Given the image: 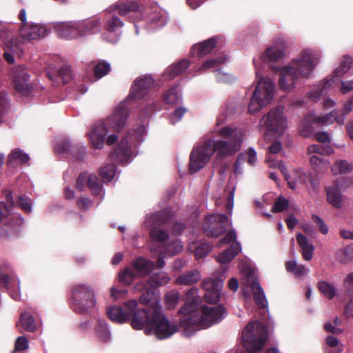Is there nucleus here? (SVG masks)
<instances>
[{"mask_svg":"<svg viewBox=\"0 0 353 353\" xmlns=\"http://www.w3.org/2000/svg\"><path fill=\"white\" fill-rule=\"evenodd\" d=\"M200 301L197 288H192L187 292L185 303L179 310L180 325L187 336L219 323L226 315L223 307L208 306L201 304Z\"/></svg>","mask_w":353,"mask_h":353,"instance_id":"f257e3e1","label":"nucleus"},{"mask_svg":"<svg viewBox=\"0 0 353 353\" xmlns=\"http://www.w3.org/2000/svg\"><path fill=\"white\" fill-rule=\"evenodd\" d=\"M321 53L319 50H302L290 63L274 70L279 75V86L284 91L294 89L299 79H308L320 62Z\"/></svg>","mask_w":353,"mask_h":353,"instance_id":"f03ea898","label":"nucleus"},{"mask_svg":"<svg viewBox=\"0 0 353 353\" xmlns=\"http://www.w3.org/2000/svg\"><path fill=\"white\" fill-rule=\"evenodd\" d=\"M129 116L127 101L117 105L111 114L101 123L96 124L88 133L90 143L93 148L102 149L105 141L108 145H112L118 139L116 134H110L111 130L119 132L126 124Z\"/></svg>","mask_w":353,"mask_h":353,"instance_id":"7ed1b4c3","label":"nucleus"},{"mask_svg":"<svg viewBox=\"0 0 353 353\" xmlns=\"http://www.w3.org/2000/svg\"><path fill=\"white\" fill-rule=\"evenodd\" d=\"M225 121L224 115L219 116L214 129V133L223 139L218 140V148L222 154H234L241 149L246 132L242 128L223 125Z\"/></svg>","mask_w":353,"mask_h":353,"instance_id":"20e7f679","label":"nucleus"},{"mask_svg":"<svg viewBox=\"0 0 353 353\" xmlns=\"http://www.w3.org/2000/svg\"><path fill=\"white\" fill-rule=\"evenodd\" d=\"M145 294L140 296V302L144 305H148L147 310L138 307L137 300L132 299L124 303V307L129 313V320L131 326L135 330H143L146 334L150 335V328L153 318V305L155 299H159L156 295Z\"/></svg>","mask_w":353,"mask_h":353,"instance_id":"39448f33","label":"nucleus"},{"mask_svg":"<svg viewBox=\"0 0 353 353\" xmlns=\"http://www.w3.org/2000/svg\"><path fill=\"white\" fill-rule=\"evenodd\" d=\"M254 90L248 104V112L254 114L271 103L275 94L276 85L273 79L255 70Z\"/></svg>","mask_w":353,"mask_h":353,"instance_id":"423d86ee","label":"nucleus"},{"mask_svg":"<svg viewBox=\"0 0 353 353\" xmlns=\"http://www.w3.org/2000/svg\"><path fill=\"white\" fill-rule=\"evenodd\" d=\"M285 48L286 43L283 39H275L258 57L253 59L254 70L262 72L265 65H268L273 71L281 67L276 65V63L285 57Z\"/></svg>","mask_w":353,"mask_h":353,"instance_id":"0eeeda50","label":"nucleus"},{"mask_svg":"<svg viewBox=\"0 0 353 353\" xmlns=\"http://www.w3.org/2000/svg\"><path fill=\"white\" fill-rule=\"evenodd\" d=\"M239 271L242 274V291L245 300L253 296L255 303L260 307H265L268 303L263 290L259 285L254 270L247 264H241Z\"/></svg>","mask_w":353,"mask_h":353,"instance_id":"6e6552de","label":"nucleus"},{"mask_svg":"<svg viewBox=\"0 0 353 353\" xmlns=\"http://www.w3.org/2000/svg\"><path fill=\"white\" fill-rule=\"evenodd\" d=\"M218 141L206 139L194 147L190 154V171L194 173L203 168L216 151L219 157H229L232 154H222L218 148Z\"/></svg>","mask_w":353,"mask_h":353,"instance_id":"1a4fd4ad","label":"nucleus"},{"mask_svg":"<svg viewBox=\"0 0 353 353\" xmlns=\"http://www.w3.org/2000/svg\"><path fill=\"white\" fill-rule=\"evenodd\" d=\"M178 331L175 322L170 321L162 312L159 299H155L153 305V318L150 334H154L159 339H165Z\"/></svg>","mask_w":353,"mask_h":353,"instance_id":"9d476101","label":"nucleus"},{"mask_svg":"<svg viewBox=\"0 0 353 353\" xmlns=\"http://www.w3.org/2000/svg\"><path fill=\"white\" fill-rule=\"evenodd\" d=\"M261 125L265 128V137H279L288 128V120L283 113V108L277 107L264 115Z\"/></svg>","mask_w":353,"mask_h":353,"instance_id":"9b49d317","label":"nucleus"},{"mask_svg":"<svg viewBox=\"0 0 353 353\" xmlns=\"http://www.w3.org/2000/svg\"><path fill=\"white\" fill-rule=\"evenodd\" d=\"M267 162L269 167H276L281 170L282 174L285 176L288 185L291 189H296L299 185H304L307 189H314L318 183L316 180L311 178L310 176L306 174L305 172L301 170H292L289 174H287V169L281 162L275 163L270 157L267 159Z\"/></svg>","mask_w":353,"mask_h":353,"instance_id":"f8f14e48","label":"nucleus"},{"mask_svg":"<svg viewBox=\"0 0 353 353\" xmlns=\"http://www.w3.org/2000/svg\"><path fill=\"white\" fill-rule=\"evenodd\" d=\"M353 107L352 101H349L344 105L343 113L342 117H337L336 110H332L325 115H321L317 112H313L308 114L305 119V129L301 132L304 137L309 136L310 133V124L318 123L328 125L336 121L339 125L344 123V116L351 112Z\"/></svg>","mask_w":353,"mask_h":353,"instance_id":"ddd939ff","label":"nucleus"},{"mask_svg":"<svg viewBox=\"0 0 353 353\" xmlns=\"http://www.w3.org/2000/svg\"><path fill=\"white\" fill-rule=\"evenodd\" d=\"M72 305L74 311L83 312L96 305L93 290L84 284L74 286L72 293Z\"/></svg>","mask_w":353,"mask_h":353,"instance_id":"4468645a","label":"nucleus"},{"mask_svg":"<svg viewBox=\"0 0 353 353\" xmlns=\"http://www.w3.org/2000/svg\"><path fill=\"white\" fill-rule=\"evenodd\" d=\"M144 130V128H142L141 130L136 134H127L126 137L121 141L114 152L110 155V159H115L119 163H122L128 162L132 155V147L143 141L142 134Z\"/></svg>","mask_w":353,"mask_h":353,"instance_id":"2eb2a0df","label":"nucleus"},{"mask_svg":"<svg viewBox=\"0 0 353 353\" xmlns=\"http://www.w3.org/2000/svg\"><path fill=\"white\" fill-rule=\"evenodd\" d=\"M154 269V262L145 259L143 257L138 258L132 263V268H125L119 274V281L126 285H129L135 277L145 276Z\"/></svg>","mask_w":353,"mask_h":353,"instance_id":"dca6fc26","label":"nucleus"},{"mask_svg":"<svg viewBox=\"0 0 353 353\" xmlns=\"http://www.w3.org/2000/svg\"><path fill=\"white\" fill-rule=\"evenodd\" d=\"M11 75L14 90L23 96L28 95L32 88V85L26 68L23 66H17L11 70Z\"/></svg>","mask_w":353,"mask_h":353,"instance_id":"f3484780","label":"nucleus"},{"mask_svg":"<svg viewBox=\"0 0 353 353\" xmlns=\"http://www.w3.org/2000/svg\"><path fill=\"white\" fill-rule=\"evenodd\" d=\"M224 244L230 245V247L217 256L216 260L221 265L230 263L241 251V245L236 241V235L234 231L230 232L225 238L221 239L219 243V246H222Z\"/></svg>","mask_w":353,"mask_h":353,"instance_id":"a211bd4d","label":"nucleus"},{"mask_svg":"<svg viewBox=\"0 0 353 353\" xmlns=\"http://www.w3.org/2000/svg\"><path fill=\"white\" fill-rule=\"evenodd\" d=\"M228 225V219L223 214H217L207 216L203 227L208 236L216 237L222 234Z\"/></svg>","mask_w":353,"mask_h":353,"instance_id":"6ab92c4d","label":"nucleus"},{"mask_svg":"<svg viewBox=\"0 0 353 353\" xmlns=\"http://www.w3.org/2000/svg\"><path fill=\"white\" fill-rule=\"evenodd\" d=\"M154 81L150 76H143L138 79L132 85L129 98L140 99L149 93V90L154 85Z\"/></svg>","mask_w":353,"mask_h":353,"instance_id":"aec40b11","label":"nucleus"},{"mask_svg":"<svg viewBox=\"0 0 353 353\" xmlns=\"http://www.w3.org/2000/svg\"><path fill=\"white\" fill-rule=\"evenodd\" d=\"M223 285L221 279H209L203 281L202 288L205 291L204 298L206 302L216 303L219 300L220 291Z\"/></svg>","mask_w":353,"mask_h":353,"instance_id":"412c9836","label":"nucleus"},{"mask_svg":"<svg viewBox=\"0 0 353 353\" xmlns=\"http://www.w3.org/2000/svg\"><path fill=\"white\" fill-rule=\"evenodd\" d=\"M53 27L59 37L62 39H73L81 37L77 21L57 22Z\"/></svg>","mask_w":353,"mask_h":353,"instance_id":"4be33fe9","label":"nucleus"},{"mask_svg":"<svg viewBox=\"0 0 353 353\" xmlns=\"http://www.w3.org/2000/svg\"><path fill=\"white\" fill-rule=\"evenodd\" d=\"M144 12L149 23V29H155L165 24L167 21L166 12L158 6H153L146 8Z\"/></svg>","mask_w":353,"mask_h":353,"instance_id":"5701e85b","label":"nucleus"},{"mask_svg":"<svg viewBox=\"0 0 353 353\" xmlns=\"http://www.w3.org/2000/svg\"><path fill=\"white\" fill-rule=\"evenodd\" d=\"M169 281L170 277L165 273L161 272L159 274H154L152 276H150V279L147 281V283L141 281L140 283H137L134 285V290L137 291H146L147 294L145 295L148 297V294H154L153 292L150 293V290L159 286L166 284Z\"/></svg>","mask_w":353,"mask_h":353,"instance_id":"b1692460","label":"nucleus"},{"mask_svg":"<svg viewBox=\"0 0 353 353\" xmlns=\"http://www.w3.org/2000/svg\"><path fill=\"white\" fill-rule=\"evenodd\" d=\"M21 36L28 40H36L46 37L48 31L46 27L40 24H25L21 28Z\"/></svg>","mask_w":353,"mask_h":353,"instance_id":"393cba45","label":"nucleus"},{"mask_svg":"<svg viewBox=\"0 0 353 353\" xmlns=\"http://www.w3.org/2000/svg\"><path fill=\"white\" fill-rule=\"evenodd\" d=\"M123 23L117 17H113L106 24V31L102 34V39L109 43H116L119 39V29Z\"/></svg>","mask_w":353,"mask_h":353,"instance_id":"a878e982","label":"nucleus"},{"mask_svg":"<svg viewBox=\"0 0 353 353\" xmlns=\"http://www.w3.org/2000/svg\"><path fill=\"white\" fill-rule=\"evenodd\" d=\"M352 63V59L350 57L345 56L343 57V59L341 61L340 65L338 68H336V70H334V77L325 82L323 88L321 90V94H322L324 89L333 86V84L335 82V79H337L339 80L347 72V71L351 67Z\"/></svg>","mask_w":353,"mask_h":353,"instance_id":"bb28decb","label":"nucleus"},{"mask_svg":"<svg viewBox=\"0 0 353 353\" xmlns=\"http://www.w3.org/2000/svg\"><path fill=\"white\" fill-rule=\"evenodd\" d=\"M81 37L94 34L99 31L101 21L98 18H91L77 21Z\"/></svg>","mask_w":353,"mask_h":353,"instance_id":"cd10ccee","label":"nucleus"},{"mask_svg":"<svg viewBox=\"0 0 353 353\" xmlns=\"http://www.w3.org/2000/svg\"><path fill=\"white\" fill-rule=\"evenodd\" d=\"M3 283L9 290L11 296L15 300H19L21 294L19 291V281L16 277H10L6 274L0 273V284Z\"/></svg>","mask_w":353,"mask_h":353,"instance_id":"c85d7f7f","label":"nucleus"},{"mask_svg":"<svg viewBox=\"0 0 353 353\" xmlns=\"http://www.w3.org/2000/svg\"><path fill=\"white\" fill-rule=\"evenodd\" d=\"M189 66L190 62L186 59H183L175 64L170 65L163 74V80L168 81L172 79L188 69Z\"/></svg>","mask_w":353,"mask_h":353,"instance_id":"c756f323","label":"nucleus"},{"mask_svg":"<svg viewBox=\"0 0 353 353\" xmlns=\"http://www.w3.org/2000/svg\"><path fill=\"white\" fill-rule=\"evenodd\" d=\"M159 216L158 214L151 215L147 217L146 226L150 228V234L151 239L154 241L159 243L163 242L167 238V234L163 231L158 229L156 226L152 225L156 221H159Z\"/></svg>","mask_w":353,"mask_h":353,"instance_id":"7c9ffc66","label":"nucleus"},{"mask_svg":"<svg viewBox=\"0 0 353 353\" xmlns=\"http://www.w3.org/2000/svg\"><path fill=\"white\" fill-rule=\"evenodd\" d=\"M216 43L215 38H211L192 46L191 50L192 56L201 57L210 53Z\"/></svg>","mask_w":353,"mask_h":353,"instance_id":"2f4dec72","label":"nucleus"},{"mask_svg":"<svg viewBox=\"0 0 353 353\" xmlns=\"http://www.w3.org/2000/svg\"><path fill=\"white\" fill-rule=\"evenodd\" d=\"M296 241L301 248L303 259L305 261H310L313 257V252L314 250L313 245L309 241L306 236L301 233L296 234Z\"/></svg>","mask_w":353,"mask_h":353,"instance_id":"473e14b6","label":"nucleus"},{"mask_svg":"<svg viewBox=\"0 0 353 353\" xmlns=\"http://www.w3.org/2000/svg\"><path fill=\"white\" fill-rule=\"evenodd\" d=\"M107 313L110 319L114 322L123 323L129 321V313L124 307H110Z\"/></svg>","mask_w":353,"mask_h":353,"instance_id":"72a5a7b5","label":"nucleus"},{"mask_svg":"<svg viewBox=\"0 0 353 353\" xmlns=\"http://www.w3.org/2000/svg\"><path fill=\"white\" fill-rule=\"evenodd\" d=\"M181 99V90L176 85L170 88L163 95V102L170 105L178 103Z\"/></svg>","mask_w":353,"mask_h":353,"instance_id":"f704fd0d","label":"nucleus"},{"mask_svg":"<svg viewBox=\"0 0 353 353\" xmlns=\"http://www.w3.org/2000/svg\"><path fill=\"white\" fill-rule=\"evenodd\" d=\"M327 201L334 208H339L342 204V196L338 187L333 185L326 189Z\"/></svg>","mask_w":353,"mask_h":353,"instance_id":"c9c22d12","label":"nucleus"},{"mask_svg":"<svg viewBox=\"0 0 353 353\" xmlns=\"http://www.w3.org/2000/svg\"><path fill=\"white\" fill-rule=\"evenodd\" d=\"M310 163L313 170L317 173H325L330 167V162L313 154L310 158Z\"/></svg>","mask_w":353,"mask_h":353,"instance_id":"e433bc0d","label":"nucleus"},{"mask_svg":"<svg viewBox=\"0 0 353 353\" xmlns=\"http://www.w3.org/2000/svg\"><path fill=\"white\" fill-rule=\"evenodd\" d=\"M285 268L288 272L292 273L296 277H302L307 275L309 269L304 265L299 264L296 261H289L285 263Z\"/></svg>","mask_w":353,"mask_h":353,"instance_id":"4c0bfd02","label":"nucleus"},{"mask_svg":"<svg viewBox=\"0 0 353 353\" xmlns=\"http://www.w3.org/2000/svg\"><path fill=\"white\" fill-rule=\"evenodd\" d=\"M226 59L225 57L208 59L196 69V72L200 74L210 69H215L223 64Z\"/></svg>","mask_w":353,"mask_h":353,"instance_id":"58836bf2","label":"nucleus"},{"mask_svg":"<svg viewBox=\"0 0 353 353\" xmlns=\"http://www.w3.org/2000/svg\"><path fill=\"white\" fill-rule=\"evenodd\" d=\"M352 170V164L346 160H337L331 167V170L334 174H347Z\"/></svg>","mask_w":353,"mask_h":353,"instance_id":"ea45409f","label":"nucleus"},{"mask_svg":"<svg viewBox=\"0 0 353 353\" xmlns=\"http://www.w3.org/2000/svg\"><path fill=\"white\" fill-rule=\"evenodd\" d=\"M200 278L201 275L199 272H190L180 276L176 279V283L179 284L190 285L196 283L200 279Z\"/></svg>","mask_w":353,"mask_h":353,"instance_id":"a19ab883","label":"nucleus"},{"mask_svg":"<svg viewBox=\"0 0 353 353\" xmlns=\"http://www.w3.org/2000/svg\"><path fill=\"white\" fill-rule=\"evenodd\" d=\"M28 154L24 153L23 151L15 149L12 151L8 157L10 163H26L29 161Z\"/></svg>","mask_w":353,"mask_h":353,"instance_id":"79ce46f5","label":"nucleus"},{"mask_svg":"<svg viewBox=\"0 0 353 353\" xmlns=\"http://www.w3.org/2000/svg\"><path fill=\"white\" fill-rule=\"evenodd\" d=\"M19 323L23 330L28 332H33L36 328L34 319L27 312L21 314Z\"/></svg>","mask_w":353,"mask_h":353,"instance_id":"37998d69","label":"nucleus"},{"mask_svg":"<svg viewBox=\"0 0 353 353\" xmlns=\"http://www.w3.org/2000/svg\"><path fill=\"white\" fill-rule=\"evenodd\" d=\"M99 174L104 182H110L116 176L115 166L114 165H106L101 168Z\"/></svg>","mask_w":353,"mask_h":353,"instance_id":"c03bdc74","label":"nucleus"},{"mask_svg":"<svg viewBox=\"0 0 353 353\" xmlns=\"http://www.w3.org/2000/svg\"><path fill=\"white\" fill-rule=\"evenodd\" d=\"M86 184L94 194H100L103 192L101 185L99 183L97 177L94 174H86Z\"/></svg>","mask_w":353,"mask_h":353,"instance_id":"a18cd8bd","label":"nucleus"},{"mask_svg":"<svg viewBox=\"0 0 353 353\" xmlns=\"http://www.w3.org/2000/svg\"><path fill=\"white\" fill-rule=\"evenodd\" d=\"M97 336L103 341H107L110 339V332L108 330L106 323L103 320H99L96 328Z\"/></svg>","mask_w":353,"mask_h":353,"instance_id":"49530a36","label":"nucleus"},{"mask_svg":"<svg viewBox=\"0 0 353 353\" xmlns=\"http://www.w3.org/2000/svg\"><path fill=\"white\" fill-rule=\"evenodd\" d=\"M115 8L121 15L128 14L130 12H137L139 9V6L133 2L119 3L115 6Z\"/></svg>","mask_w":353,"mask_h":353,"instance_id":"de8ad7c7","label":"nucleus"},{"mask_svg":"<svg viewBox=\"0 0 353 353\" xmlns=\"http://www.w3.org/2000/svg\"><path fill=\"white\" fill-rule=\"evenodd\" d=\"M319 290L323 294V296L329 299H332L336 294V290L334 287L325 281L319 283Z\"/></svg>","mask_w":353,"mask_h":353,"instance_id":"09e8293b","label":"nucleus"},{"mask_svg":"<svg viewBox=\"0 0 353 353\" xmlns=\"http://www.w3.org/2000/svg\"><path fill=\"white\" fill-rule=\"evenodd\" d=\"M110 70V65L108 62L101 61L98 63L94 69L96 78L100 79L106 75Z\"/></svg>","mask_w":353,"mask_h":353,"instance_id":"8fccbe9b","label":"nucleus"},{"mask_svg":"<svg viewBox=\"0 0 353 353\" xmlns=\"http://www.w3.org/2000/svg\"><path fill=\"white\" fill-rule=\"evenodd\" d=\"M28 347V340L24 336H19L16 339L14 350L12 353H26Z\"/></svg>","mask_w":353,"mask_h":353,"instance_id":"3c124183","label":"nucleus"},{"mask_svg":"<svg viewBox=\"0 0 353 353\" xmlns=\"http://www.w3.org/2000/svg\"><path fill=\"white\" fill-rule=\"evenodd\" d=\"M307 152L309 154H322L323 152L327 154H331L334 153V149L330 145H325L324 148H320L318 145H311L307 148Z\"/></svg>","mask_w":353,"mask_h":353,"instance_id":"603ef678","label":"nucleus"},{"mask_svg":"<svg viewBox=\"0 0 353 353\" xmlns=\"http://www.w3.org/2000/svg\"><path fill=\"white\" fill-rule=\"evenodd\" d=\"M215 76L218 81L223 83H231L235 79L233 75L223 71L222 69L216 70Z\"/></svg>","mask_w":353,"mask_h":353,"instance_id":"864d4df0","label":"nucleus"},{"mask_svg":"<svg viewBox=\"0 0 353 353\" xmlns=\"http://www.w3.org/2000/svg\"><path fill=\"white\" fill-rule=\"evenodd\" d=\"M179 294L176 292L172 291L168 292L165 295V304L168 308L174 307L179 301Z\"/></svg>","mask_w":353,"mask_h":353,"instance_id":"5fc2aeb1","label":"nucleus"},{"mask_svg":"<svg viewBox=\"0 0 353 353\" xmlns=\"http://www.w3.org/2000/svg\"><path fill=\"white\" fill-rule=\"evenodd\" d=\"M211 247L207 243H200L195 248V257L197 259H202L205 256L210 252Z\"/></svg>","mask_w":353,"mask_h":353,"instance_id":"6e6d98bb","label":"nucleus"},{"mask_svg":"<svg viewBox=\"0 0 353 353\" xmlns=\"http://www.w3.org/2000/svg\"><path fill=\"white\" fill-rule=\"evenodd\" d=\"M341 320H339L337 317L335 318L333 323H327L325 325V329L328 332H332L334 334H340L343 332V330L339 327V325L341 324Z\"/></svg>","mask_w":353,"mask_h":353,"instance_id":"4d7b16f0","label":"nucleus"},{"mask_svg":"<svg viewBox=\"0 0 353 353\" xmlns=\"http://www.w3.org/2000/svg\"><path fill=\"white\" fill-rule=\"evenodd\" d=\"M288 206V201L283 196H279L276 201L272 211L280 212L285 210Z\"/></svg>","mask_w":353,"mask_h":353,"instance_id":"13d9d810","label":"nucleus"},{"mask_svg":"<svg viewBox=\"0 0 353 353\" xmlns=\"http://www.w3.org/2000/svg\"><path fill=\"white\" fill-rule=\"evenodd\" d=\"M69 148V141L66 139H61L54 146V150L57 153L64 154L68 152Z\"/></svg>","mask_w":353,"mask_h":353,"instance_id":"bf43d9fd","label":"nucleus"},{"mask_svg":"<svg viewBox=\"0 0 353 353\" xmlns=\"http://www.w3.org/2000/svg\"><path fill=\"white\" fill-rule=\"evenodd\" d=\"M183 249V245L180 241H175L168 245L165 252V255H173L180 252Z\"/></svg>","mask_w":353,"mask_h":353,"instance_id":"052dcab7","label":"nucleus"},{"mask_svg":"<svg viewBox=\"0 0 353 353\" xmlns=\"http://www.w3.org/2000/svg\"><path fill=\"white\" fill-rule=\"evenodd\" d=\"M185 112V109L180 107L176 108L170 115V121L172 123H175L180 121Z\"/></svg>","mask_w":353,"mask_h":353,"instance_id":"680f3d73","label":"nucleus"},{"mask_svg":"<svg viewBox=\"0 0 353 353\" xmlns=\"http://www.w3.org/2000/svg\"><path fill=\"white\" fill-rule=\"evenodd\" d=\"M20 208L26 212H30L32 210V204L28 197L21 196L19 201Z\"/></svg>","mask_w":353,"mask_h":353,"instance_id":"e2e57ef3","label":"nucleus"},{"mask_svg":"<svg viewBox=\"0 0 353 353\" xmlns=\"http://www.w3.org/2000/svg\"><path fill=\"white\" fill-rule=\"evenodd\" d=\"M14 54H19L18 52V48L17 46H12L10 48V50L8 52H5L3 56L5 59L10 63H12L14 62Z\"/></svg>","mask_w":353,"mask_h":353,"instance_id":"0e129e2a","label":"nucleus"},{"mask_svg":"<svg viewBox=\"0 0 353 353\" xmlns=\"http://www.w3.org/2000/svg\"><path fill=\"white\" fill-rule=\"evenodd\" d=\"M313 221L319 226V230L324 234L328 232V228L324 221L319 216L314 215L312 216Z\"/></svg>","mask_w":353,"mask_h":353,"instance_id":"69168bd1","label":"nucleus"},{"mask_svg":"<svg viewBox=\"0 0 353 353\" xmlns=\"http://www.w3.org/2000/svg\"><path fill=\"white\" fill-rule=\"evenodd\" d=\"M353 90V80L343 81L341 82L340 91L343 94H346Z\"/></svg>","mask_w":353,"mask_h":353,"instance_id":"338daca9","label":"nucleus"},{"mask_svg":"<svg viewBox=\"0 0 353 353\" xmlns=\"http://www.w3.org/2000/svg\"><path fill=\"white\" fill-rule=\"evenodd\" d=\"M344 286L348 292H353V273L350 274L344 281Z\"/></svg>","mask_w":353,"mask_h":353,"instance_id":"774afa93","label":"nucleus"}]
</instances>
